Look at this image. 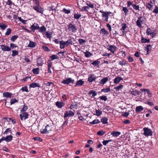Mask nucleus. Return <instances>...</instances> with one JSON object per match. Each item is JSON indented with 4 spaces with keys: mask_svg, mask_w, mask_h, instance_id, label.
Wrapping results in <instances>:
<instances>
[{
    "mask_svg": "<svg viewBox=\"0 0 158 158\" xmlns=\"http://www.w3.org/2000/svg\"><path fill=\"white\" fill-rule=\"evenodd\" d=\"M123 85H121L115 87L114 88V89H116L117 91H118L120 89H121L123 88Z\"/></svg>",
    "mask_w": 158,
    "mask_h": 158,
    "instance_id": "09e8293b",
    "label": "nucleus"
},
{
    "mask_svg": "<svg viewBox=\"0 0 158 158\" xmlns=\"http://www.w3.org/2000/svg\"><path fill=\"white\" fill-rule=\"evenodd\" d=\"M74 18L77 19H78L81 16V15L80 14H77L75 13L74 15Z\"/></svg>",
    "mask_w": 158,
    "mask_h": 158,
    "instance_id": "5fc2aeb1",
    "label": "nucleus"
},
{
    "mask_svg": "<svg viewBox=\"0 0 158 158\" xmlns=\"http://www.w3.org/2000/svg\"><path fill=\"white\" fill-rule=\"evenodd\" d=\"M122 27L121 29H120V30L122 31L125 30L126 28L127 27V24L125 23H123L122 24Z\"/></svg>",
    "mask_w": 158,
    "mask_h": 158,
    "instance_id": "c03bdc74",
    "label": "nucleus"
},
{
    "mask_svg": "<svg viewBox=\"0 0 158 158\" xmlns=\"http://www.w3.org/2000/svg\"><path fill=\"white\" fill-rule=\"evenodd\" d=\"M108 119L107 118L104 117L102 118L101 120V121L103 124H106L108 123Z\"/></svg>",
    "mask_w": 158,
    "mask_h": 158,
    "instance_id": "2f4dec72",
    "label": "nucleus"
},
{
    "mask_svg": "<svg viewBox=\"0 0 158 158\" xmlns=\"http://www.w3.org/2000/svg\"><path fill=\"white\" fill-rule=\"evenodd\" d=\"M20 90H22L23 91H25L27 92H28L27 87V86H25L22 87L20 89Z\"/></svg>",
    "mask_w": 158,
    "mask_h": 158,
    "instance_id": "864d4df0",
    "label": "nucleus"
},
{
    "mask_svg": "<svg viewBox=\"0 0 158 158\" xmlns=\"http://www.w3.org/2000/svg\"><path fill=\"white\" fill-rule=\"evenodd\" d=\"M40 28L39 25L35 23L30 27V29H31L33 32L35 31V30L38 29Z\"/></svg>",
    "mask_w": 158,
    "mask_h": 158,
    "instance_id": "6e6552de",
    "label": "nucleus"
},
{
    "mask_svg": "<svg viewBox=\"0 0 158 158\" xmlns=\"http://www.w3.org/2000/svg\"><path fill=\"white\" fill-rule=\"evenodd\" d=\"M18 38L17 36L16 35H14L12 36L10 38V40L13 42H14Z\"/></svg>",
    "mask_w": 158,
    "mask_h": 158,
    "instance_id": "13d9d810",
    "label": "nucleus"
},
{
    "mask_svg": "<svg viewBox=\"0 0 158 158\" xmlns=\"http://www.w3.org/2000/svg\"><path fill=\"white\" fill-rule=\"evenodd\" d=\"M28 109V106L24 105L21 110V112H26L25 111Z\"/></svg>",
    "mask_w": 158,
    "mask_h": 158,
    "instance_id": "72a5a7b5",
    "label": "nucleus"
},
{
    "mask_svg": "<svg viewBox=\"0 0 158 158\" xmlns=\"http://www.w3.org/2000/svg\"><path fill=\"white\" fill-rule=\"evenodd\" d=\"M4 140L6 142H8L11 141L13 138V136L11 135L7 136L6 137H3Z\"/></svg>",
    "mask_w": 158,
    "mask_h": 158,
    "instance_id": "f8f14e48",
    "label": "nucleus"
},
{
    "mask_svg": "<svg viewBox=\"0 0 158 158\" xmlns=\"http://www.w3.org/2000/svg\"><path fill=\"white\" fill-rule=\"evenodd\" d=\"M142 21L141 20H137L136 22V25L140 27H142L141 23Z\"/></svg>",
    "mask_w": 158,
    "mask_h": 158,
    "instance_id": "ea45409f",
    "label": "nucleus"
},
{
    "mask_svg": "<svg viewBox=\"0 0 158 158\" xmlns=\"http://www.w3.org/2000/svg\"><path fill=\"white\" fill-rule=\"evenodd\" d=\"M119 64L123 66L127 64L126 62L124 60L120 61L119 62Z\"/></svg>",
    "mask_w": 158,
    "mask_h": 158,
    "instance_id": "052dcab7",
    "label": "nucleus"
},
{
    "mask_svg": "<svg viewBox=\"0 0 158 158\" xmlns=\"http://www.w3.org/2000/svg\"><path fill=\"white\" fill-rule=\"evenodd\" d=\"M108 80V77H104L100 81V84L103 85Z\"/></svg>",
    "mask_w": 158,
    "mask_h": 158,
    "instance_id": "b1692460",
    "label": "nucleus"
},
{
    "mask_svg": "<svg viewBox=\"0 0 158 158\" xmlns=\"http://www.w3.org/2000/svg\"><path fill=\"white\" fill-rule=\"evenodd\" d=\"M132 6L133 7L134 9L136 10H138L139 11L140 10L139 7V5H136L135 4H133L132 5Z\"/></svg>",
    "mask_w": 158,
    "mask_h": 158,
    "instance_id": "f704fd0d",
    "label": "nucleus"
},
{
    "mask_svg": "<svg viewBox=\"0 0 158 158\" xmlns=\"http://www.w3.org/2000/svg\"><path fill=\"white\" fill-rule=\"evenodd\" d=\"M2 50L4 51H11V48L8 46L5 45H0Z\"/></svg>",
    "mask_w": 158,
    "mask_h": 158,
    "instance_id": "9d476101",
    "label": "nucleus"
},
{
    "mask_svg": "<svg viewBox=\"0 0 158 158\" xmlns=\"http://www.w3.org/2000/svg\"><path fill=\"white\" fill-rule=\"evenodd\" d=\"M95 112L96 113L95 114L97 115V116H99L102 114V111L99 109H96L95 110Z\"/></svg>",
    "mask_w": 158,
    "mask_h": 158,
    "instance_id": "58836bf2",
    "label": "nucleus"
},
{
    "mask_svg": "<svg viewBox=\"0 0 158 158\" xmlns=\"http://www.w3.org/2000/svg\"><path fill=\"white\" fill-rule=\"evenodd\" d=\"M84 82L82 80L80 79L77 81L75 86H76L77 85H82L84 84Z\"/></svg>",
    "mask_w": 158,
    "mask_h": 158,
    "instance_id": "7c9ffc66",
    "label": "nucleus"
},
{
    "mask_svg": "<svg viewBox=\"0 0 158 158\" xmlns=\"http://www.w3.org/2000/svg\"><path fill=\"white\" fill-rule=\"evenodd\" d=\"M110 88H108L103 89L101 90V92H104V93H106L110 92Z\"/></svg>",
    "mask_w": 158,
    "mask_h": 158,
    "instance_id": "4d7b16f0",
    "label": "nucleus"
},
{
    "mask_svg": "<svg viewBox=\"0 0 158 158\" xmlns=\"http://www.w3.org/2000/svg\"><path fill=\"white\" fill-rule=\"evenodd\" d=\"M96 77L94 76V75L93 74H90L88 78V81L89 82H92L93 81L96 79Z\"/></svg>",
    "mask_w": 158,
    "mask_h": 158,
    "instance_id": "1a4fd4ad",
    "label": "nucleus"
},
{
    "mask_svg": "<svg viewBox=\"0 0 158 158\" xmlns=\"http://www.w3.org/2000/svg\"><path fill=\"white\" fill-rule=\"evenodd\" d=\"M50 58H51V60L52 61L55 59H58L59 57L57 55H53L50 57Z\"/></svg>",
    "mask_w": 158,
    "mask_h": 158,
    "instance_id": "473e14b6",
    "label": "nucleus"
},
{
    "mask_svg": "<svg viewBox=\"0 0 158 158\" xmlns=\"http://www.w3.org/2000/svg\"><path fill=\"white\" fill-rule=\"evenodd\" d=\"M19 115L21 120H25L28 118V114L27 112H22Z\"/></svg>",
    "mask_w": 158,
    "mask_h": 158,
    "instance_id": "423d86ee",
    "label": "nucleus"
},
{
    "mask_svg": "<svg viewBox=\"0 0 158 158\" xmlns=\"http://www.w3.org/2000/svg\"><path fill=\"white\" fill-rule=\"evenodd\" d=\"M73 38H71L68 39L65 42L66 46H68L70 44L71 45L73 44Z\"/></svg>",
    "mask_w": 158,
    "mask_h": 158,
    "instance_id": "6ab92c4d",
    "label": "nucleus"
},
{
    "mask_svg": "<svg viewBox=\"0 0 158 158\" xmlns=\"http://www.w3.org/2000/svg\"><path fill=\"white\" fill-rule=\"evenodd\" d=\"M50 126L49 125H47L46 126L45 128L42 131H41L42 134H44L47 132V131H49L50 130V129H48V127H49Z\"/></svg>",
    "mask_w": 158,
    "mask_h": 158,
    "instance_id": "f3484780",
    "label": "nucleus"
},
{
    "mask_svg": "<svg viewBox=\"0 0 158 158\" xmlns=\"http://www.w3.org/2000/svg\"><path fill=\"white\" fill-rule=\"evenodd\" d=\"M7 27V26L5 24L2 23H0V27L2 30H5Z\"/></svg>",
    "mask_w": 158,
    "mask_h": 158,
    "instance_id": "c85d7f7f",
    "label": "nucleus"
},
{
    "mask_svg": "<svg viewBox=\"0 0 158 158\" xmlns=\"http://www.w3.org/2000/svg\"><path fill=\"white\" fill-rule=\"evenodd\" d=\"M60 49H62L64 48L65 47V46H66L65 42L62 40L60 41Z\"/></svg>",
    "mask_w": 158,
    "mask_h": 158,
    "instance_id": "5701e85b",
    "label": "nucleus"
},
{
    "mask_svg": "<svg viewBox=\"0 0 158 158\" xmlns=\"http://www.w3.org/2000/svg\"><path fill=\"white\" fill-rule=\"evenodd\" d=\"M146 32L148 35L152 34L153 33L152 30L149 28L147 29Z\"/></svg>",
    "mask_w": 158,
    "mask_h": 158,
    "instance_id": "8fccbe9b",
    "label": "nucleus"
},
{
    "mask_svg": "<svg viewBox=\"0 0 158 158\" xmlns=\"http://www.w3.org/2000/svg\"><path fill=\"white\" fill-rule=\"evenodd\" d=\"M36 43L35 42L30 41L29 44H28L27 47L30 48H34L36 46Z\"/></svg>",
    "mask_w": 158,
    "mask_h": 158,
    "instance_id": "4be33fe9",
    "label": "nucleus"
},
{
    "mask_svg": "<svg viewBox=\"0 0 158 158\" xmlns=\"http://www.w3.org/2000/svg\"><path fill=\"white\" fill-rule=\"evenodd\" d=\"M13 94L8 92H5L3 94V96L4 97H6L7 98H10L11 97Z\"/></svg>",
    "mask_w": 158,
    "mask_h": 158,
    "instance_id": "4468645a",
    "label": "nucleus"
},
{
    "mask_svg": "<svg viewBox=\"0 0 158 158\" xmlns=\"http://www.w3.org/2000/svg\"><path fill=\"white\" fill-rule=\"evenodd\" d=\"M18 100L15 98H12L10 100V103L11 105L14 104L15 102H18Z\"/></svg>",
    "mask_w": 158,
    "mask_h": 158,
    "instance_id": "3c124183",
    "label": "nucleus"
},
{
    "mask_svg": "<svg viewBox=\"0 0 158 158\" xmlns=\"http://www.w3.org/2000/svg\"><path fill=\"white\" fill-rule=\"evenodd\" d=\"M84 54H85V56L87 57H89L93 55L92 54L88 51L85 52Z\"/></svg>",
    "mask_w": 158,
    "mask_h": 158,
    "instance_id": "e433bc0d",
    "label": "nucleus"
},
{
    "mask_svg": "<svg viewBox=\"0 0 158 158\" xmlns=\"http://www.w3.org/2000/svg\"><path fill=\"white\" fill-rule=\"evenodd\" d=\"M42 48L46 52H49L50 51L48 48L45 45H43L42 47Z\"/></svg>",
    "mask_w": 158,
    "mask_h": 158,
    "instance_id": "680f3d73",
    "label": "nucleus"
},
{
    "mask_svg": "<svg viewBox=\"0 0 158 158\" xmlns=\"http://www.w3.org/2000/svg\"><path fill=\"white\" fill-rule=\"evenodd\" d=\"M153 12L156 14H158V6H155V8L153 11Z\"/></svg>",
    "mask_w": 158,
    "mask_h": 158,
    "instance_id": "6e6d98bb",
    "label": "nucleus"
},
{
    "mask_svg": "<svg viewBox=\"0 0 158 158\" xmlns=\"http://www.w3.org/2000/svg\"><path fill=\"white\" fill-rule=\"evenodd\" d=\"M141 93V92L137 90L136 89H135L134 90H133L131 91V94H133L134 95L136 96L137 95H139Z\"/></svg>",
    "mask_w": 158,
    "mask_h": 158,
    "instance_id": "a211bd4d",
    "label": "nucleus"
},
{
    "mask_svg": "<svg viewBox=\"0 0 158 158\" xmlns=\"http://www.w3.org/2000/svg\"><path fill=\"white\" fill-rule=\"evenodd\" d=\"M11 29L10 28H8L7 29L6 31L5 34V35H10L11 33Z\"/></svg>",
    "mask_w": 158,
    "mask_h": 158,
    "instance_id": "bf43d9fd",
    "label": "nucleus"
},
{
    "mask_svg": "<svg viewBox=\"0 0 158 158\" xmlns=\"http://www.w3.org/2000/svg\"><path fill=\"white\" fill-rule=\"evenodd\" d=\"M8 132L11 133V131L10 128H7L6 129L5 131L3 133L4 135H7Z\"/></svg>",
    "mask_w": 158,
    "mask_h": 158,
    "instance_id": "a18cd8bd",
    "label": "nucleus"
},
{
    "mask_svg": "<svg viewBox=\"0 0 158 158\" xmlns=\"http://www.w3.org/2000/svg\"><path fill=\"white\" fill-rule=\"evenodd\" d=\"M150 42V40L149 39H147L143 37H142L141 42L142 43H146Z\"/></svg>",
    "mask_w": 158,
    "mask_h": 158,
    "instance_id": "c9c22d12",
    "label": "nucleus"
},
{
    "mask_svg": "<svg viewBox=\"0 0 158 158\" xmlns=\"http://www.w3.org/2000/svg\"><path fill=\"white\" fill-rule=\"evenodd\" d=\"M99 98L101 100H104L105 101H106L107 100L106 96H100Z\"/></svg>",
    "mask_w": 158,
    "mask_h": 158,
    "instance_id": "e2e57ef3",
    "label": "nucleus"
},
{
    "mask_svg": "<svg viewBox=\"0 0 158 158\" xmlns=\"http://www.w3.org/2000/svg\"><path fill=\"white\" fill-rule=\"evenodd\" d=\"M78 42L80 44H84L85 42V41L82 39H79L78 40Z\"/></svg>",
    "mask_w": 158,
    "mask_h": 158,
    "instance_id": "338daca9",
    "label": "nucleus"
},
{
    "mask_svg": "<svg viewBox=\"0 0 158 158\" xmlns=\"http://www.w3.org/2000/svg\"><path fill=\"white\" fill-rule=\"evenodd\" d=\"M88 94L89 95L92 94V97H94L97 95V92L94 90H91L89 92Z\"/></svg>",
    "mask_w": 158,
    "mask_h": 158,
    "instance_id": "bb28decb",
    "label": "nucleus"
},
{
    "mask_svg": "<svg viewBox=\"0 0 158 158\" xmlns=\"http://www.w3.org/2000/svg\"><path fill=\"white\" fill-rule=\"evenodd\" d=\"M39 31L41 33H44L45 32L46 30V28L44 26H43L41 27H40V28L39 29Z\"/></svg>",
    "mask_w": 158,
    "mask_h": 158,
    "instance_id": "cd10ccee",
    "label": "nucleus"
},
{
    "mask_svg": "<svg viewBox=\"0 0 158 158\" xmlns=\"http://www.w3.org/2000/svg\"><path fill=\"white\" fill-rule=\"evenodd\" d=\"M100 121H99L98 119H95L92 122H89V123L91 124H95L98 123H100Z\"/></svg>",
    "mask_w": 158,
    "mask_h": 158,
    "instance_id": "de8ad7c7",
    "label": "nucleus"
},
{
    "mask_svg": "<svg viewBox=\"0 0 158 158\" xmlns=\"http://www.w3.org/2000/svg\"><path fill=\"white\" fill-rule=\"evenodd\" d=\"M106 48L107 49L110 51L113 54H114V52L116 51L117 47L113 45H109L106 46Z\"/></svg>",
    "mask_w": 158,
    "mask_h": 158,
    "instance_id": "39448f33",
    "label": "nucleus"
},
{
    "mask_svg": "<svg viewBox=\"0 0 158 158\" xmlns=\"http://www.w3.org/2000/svg\"><path fill=\"white\" fill-rule=\"evenodd\" d=\"M100 63V61L97 60H95L93 62L91 63V64L93 65L94 67L98 65Z\"/></svg>",
    "mask_w": 158,
    "mask_h": 158,
    "instance_id": "a19ab883",
    "label": "nucleus"
},
{
    "mask_svg": "<svg viewBox=\"0 0 158 158\" xmlns=\"http://www.w3.org/2000/svg\"><path fill=\"white\" fill-rule=\"evenodd\" d=\"M121 134V133L119 131H114L111 133V135H112L114 137H117L120 135Z\"/></svg>",
    "mask_w": 158,
    "mask_h": 158,
    "instance_id": "2eb2a0df",
    "label": "nucleus"
},
{
    "mask_svg": "<svg viewBox=\"0 0 158 158\" xmlns=\"http://www.w3.org/2000/svg\"><path fill=\"white\" fill-rule=\"evenodd\" d=\"M46 36L47 38H48L49 39H51L52 38L51 34L49 33L48 32H46Z\"/></svg>",
    "mask_w": 158,
    "mask_h": 158,
    "instance_id": "69168bd1",
    "label": "nucleus"
},
{
    "mask_svg": "<svg viewBox=\"0 0 158 158\" xmlns=\"http://www.w3.org/2000/svg\"><path fill=\"white\" fill-rule=\"evenodd\" d=\"M12 53L11 54L12 56H14L16 55H18L19 54L18 51L16 50H13L12 51Z\"/></svg>",
    "mask_w": 158,
    "mask_h": 158,
    "instance_id": "79ce46f5",
    "label": "nucleus"
},
{
    "mask_svg": "<svg viewBox=\"0 0 158 158\" xmlns=\"http://www.w3.org/2000/svg\"><path fill=\"white\" fill-rule=\"evenodd\" d=\"M146 7L148 8L149 10H152L153 7V5H152L150 3H147L146 5Z\"/></svg>",
    "mask_w": 158,
    "mask_h": 158,
    "instance_id": "c756f323",
    "label": "nucleus"
},
{
    "mask_svg": "<svg viewBox=\"0 0 158 158\" xmlns=\"http://www.w3.org/2000/svg\"><path fill=\"white\" fill-rule=\"evenodd\" d=\"M77 104L76 103V102H75V103H73V104H71L69 108H70L71 109H72L74 108H77Z\"/></svg>",
    "mask_w": 158,
    "mask_h": 158,
    "instance_id": "37998d69",
    "label": "nucleus"
},
{
    "mask_svg": "<svg viewBox=\"0 0 158 158\" xmlns=\"http://www.w3.org/2000/svg\"><path fill=\"white\" fill-rule=\"evenodd\" d=\"M74 113L71 110H67L65 112L64 116V118H66L67 117H71L74 116Z\"/></svg>",
    "mask_w": 158,
    "mask_h": 158,
    "instance_id": "20e7f679",
    "label": "nucleus"
},
{
    "mask_svg": "<svg viewBox=\"0 0 158 158\" xmlns=\"http://www.w3.org/2000/svg\"><path fill=\"white\" fill-rule=\"evenodd\" d=\"M111 13L110 12H106V13H105L104 14H102V17L103 18H105V21L107 22H108V16Z\"/></svg>",
    "mask_w": 158,
    "mask_h": 158,
    "instance_id": "ddd939ff",
    "label": "nucleus"
},
{
    "mask_svg": "<svg viewBox=\"0 0 158 158\" xmlns=\"http://www.w3.org/2000/svg\"><path fill=\"white\" fill-rule=\"evenodd\" d=\"M33 8L37 12L42 14H43L44 10L40 6H34L33 7Z\"/></svg>",
    "mask_w": 158,
    "mask_h": 158,
    "instance_id": "f03ea898",
    "label": "nucleus"
},
{
    "mask_svg": "<svg viewBox=\"0 0 158 158\" xmlns=\"http://www.w3.org/2000/svg\"><path fill=\"white\" fill-rule=\"evenodd\" d=\"M105 133V131H104L102 130H101L98 131L97 133V134L98 135L102 136L104 135Z\"/></svg>",
    "mask_w": 158,
    "mask_h": 158,
    "instance_id": "603ef678",
    "label": "nucleus"
},
{
    "mask_svg": "<svg viewBox=\"0 0 158 158\" xmlns=\"http://www.w3.org/2000/svg\"><path fill=\"white\" fill-rule=\"evenodd\" d=\"M143 109V108L141 106H137L135 109V112L136 113H139L142 111Z\"/></svg>",
    "mask_w": 158,
    "mask_h": 158,
    "instance_id": "412c9836",
    "label": "nucleus"
},
{
    "mask_svg": "<svg viewBox=\"0 0 158 158\" xmlns=\"http://www.w3.org/2000/svg\"><path fill=\"white\" fill-rule=\"evenodd\" d=\"M68 30L69 31L75 33L77 31V28L73 24L70 23L68 25Z\"/></svg>",
    "mask_w": 158,
    "mask_h": 158,
    "instance_id": "f257e3e1",
    "label": "nucleus"
},
{
    "mask_svg": "<svg viewBox=\"0 0 158 158\" xmlns=\"http://www.w3.org/2000/svg\"><path fill=\"white\" fill-rule=\"evenodd\" d=\"M56 105L58 108H61L62 107L64 106L65 103L63 102L57 101L56 103Z\"/></svg>",
    "mask_w": 158,
    "mask_h": 158,
    "instance_id": "9b49d317",
    "label": "nucleus"
},
{
    "mask_svg": "<svg viewBox=\"0 0 158 158\" xmlns=\"http://www.w3.org/2000/svg\"><path fill=\"white\" fill-rule=\"evenodd\" d=\"M89 9V7L88 6L83 7L81 9L82 11H88V10Z\"/></svg>",
    "mask_w": 158,
    "mask_h": 158,
    "instance_id": "0e129e2a",
    "label": "nucleus"
},
{
    "mask_svg": "<svg viewBox=\"0 0 158 158\" xmlns=\"http://www.w3.org/2000/svg\"><path fill=\"white\" fill-rule=\"evenodd\" d=\"M40 69L39 68H36L33 69L32 71L33 73L35 74H38L39 73V71Z\"/></svg>",
    "mask_w": 158,
    "mask_h": 158,
    "instance_id": "a878e982",
    "label": "nucleus"
},
{
    "mask_svg": "<svg viewBox=\"0 0 158 158\" xmlns=\"http://www.w3.org/2000/svg\"><path fill=\"white\" fill-rule=\"evenodd\" d=\"M47 86H50L52 88L54 86V83L52 82H48L45 84Z\"/></svg>",
    "mask_w": 158,
    "mask_h": 158,
    "instance_id": "49530a36",
    "label": "nucleus"
},
{
    "mask_svg": "<svg viewBox=\"0 0 158 158\" xmlns=\"http://www.w3.org/2000/svg\"><path fill=\"white\" fill-rule=\"evenodd\" d=\"M74 82V80L72 79L71 78H68L66 80H63L62 81V83L64 84H69L70 83H73Z\"/></svg>",
    "mask_w": 158,
    "mask_h": 158,
    "instance_id": "0eeeda50",
    "label": "nucleus"
},
{
    "mask_svg": "<svg viewBox=\"0 0 158 158\" xmlns=\"http://www.w3.org/2000/svg\"><path fill=\"white\" fill-rule=\"evenodd\" d=\"M86 4L88 6H89V8L90 7L92 8H93L94 7V6L93 5L91 4L89 2L87 3Z\"/></svg>",
    "mask_w": 158,
    "mask_h": 158,
    "instance_id": "774afa93",
    "label": "nucleus"
},
{
    "mask_svg": "<svg viewBox=\"0 0 158 158\" xmlns=\"http://www.w3.org/2000/svg\"><path fill=\"white\" fill-rule=\"evenodd\" d=\"M121 80H123V78L120 77H117L115 78L114 79V83L116 84L119 82Z\"/></svg>",
    "mask_w": 158,
    "mask_h": 158,
    "instance_id": "393cba45",
    "label": "nucleus"
},
{
    "mask_svg": "<svg viewBox=\"0 0 158 158\" xmlns=\"http://www.w3.org/2000/svg\"><path fill=\"white\" fill-rule=\"evenodd\" d=\"M100 33L103 34L104 35L107 36V35L109 34L108 32L104 28H102L101 30Z\"/></svg>",
    "mask_w": 158,
    "mask_h": 158,
    "instance_id": "aec40b11",
    "label": "nucleus"
},
{
    "mask_svg": "<svg viewBox=\"0 0 158 158\" xmlns=\"http://www.w3.org/2000/svg\"><path fill=\"white\" fill-rule=\"evenodd\" d=\"M30 87L35 88L36 87H40V85L37 83H33L29 85Z\"/></svg>",
    "mask_w": 158,
    "mask_h": 158,
    "instance_id": "dca6fc26",
    "label": "nucleus"
},
{
    "mask_svg": "<svg viewBox=\"0 0 158 158\" xmlns=\"http://www.w3.org/2000/svg\"><path fill=\"white\" fill-rule=\"evenodd\" d=\"M122 10L124 11L125 15H127L129 12L128 10L126 7H123Z\"/></svg>",
    "mask_w": 158,
    "mask_h": 158,
    "instance_id": "4c0bfd02",
    "label": "nucleus"
},
{
    "mask_svg": "<svg viewBox=\"0 0 158 158\" xmlns=\"http://www.w3.org/2000/svg\"><path fill=\"white\" fill-rule=\"evenodd\" d=\"M144 133L143 135L145 136H151L152 135V132L151 130L148 128H143Z\"/></svg>",
    "mask_w": 158,
    "mask_h": 158,
    "instance_id": "7ed1b4c3",
    "label": "nucleus"
}]
</instances>
